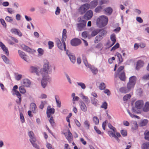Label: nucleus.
<instances>
[{"instance_id": "nucleus-1", "label": "nucleus", "mask_w": 149, "mask_h": 149, "mask_svg": "<svg viewBox=\"0 0 149 149\" xmlns=\"http://www.w3.org/2000/svg\"><path fill=\"white\" fill-rule=\"evenodd\" d=\"M53 68L55 69V67L50 65L48 60L46 59L44 60L43 67L40 71L42 77L41 80V85L43 88H45L48 83H50L52 81V78L48 74L52 72Z\"/></svg>"}, {"instance_id": "nucleus-2", "label": "nucleus", "mask_w": 149, "mask_h": 149, "mask_svg": "<svg viewBox=\"0 0 149 149\" xmlns=\"http://www.w3.org/2000/svg\"><path fill=\"white\" fill-rule=\"evenodd\" d=\"M66 32V30L65 29H63L62 33V39L61 40L62 42L58 39H57L56 40V43L58 48L62 50L65 51L66 50L65 41L66 40L67 38Z\"/></svg>"}, {"instance_id": "nucleus-3", "label": "nucleus", "mask_w": 149, "mask_h": 149, "mask_svg": "<svg viewBox=\"0 0 149 149\" xmlns=\"http://www.w3.org/2000/svg\"><path fill=\"white\" fill-rule=\"evenodd\" d=\"M108 21V18L106 16H101L97 19V24L99 27H102L107 24Z\"/></svg>"}, {"instance_id": "nucleus-4", "label": "nucleus", "mask_w": 149, "mask_h": 149, "mask_svg": "<svg viewBox=\"0 0 149 149\" xmlns=\"http://www.w3.org/2000/svg\"><path fill=\"white\" fill-rule=\"evenodd\" d=\"M124 68L123 66H120L115 74V77H118L120 79L123 81H125L126 79L125 73L123 71Z\"/></svg>"}, {"instance_id": "nucleus-5", "label": "nucleus", "mask_w": 149, "mask_h": 149, "mask_svg": "<svg viewBox=\"0 0 149 149\" xmlns=\"http://www.w3.org/2000/svg\"><path fill=\"white\" fill-rule=\"evenodd\" d=\"M78 23L77 24V30L78 31L84 30L86 25V22L79 17L78 18Z\"/></svg>"}, {"instance_id": "nucleus-6", "label": "nucleus", "mask_w": 149, "mask_h": 149, "mask_svg": "<svg viewBox=\"0 0 149 149\" xmlns=\"http://www.w3.org/2000/svg\"><path fill=\"white\" fill-rule=\"evenodd\" d=\"M98 32V35L95 39L94 42L95 43H97L100 41L107 34V31L103 29H99Z\"/></svg>"}, {"instance_id": "nucleus-7", "label": "nucleus", "mask_w": 149, "mask_h": 149, "mask_svg": "<svg viewBox=\"0 0 149 149\" xmlns=\"http://www.w3.org/2000/svg\"><path fill=\"white\" fill-rule=\"evenodd\" d=\"M18 86L15 85L12 90V93L13 95H15L18 97V99L16 100V102L18 104H20L22 100L21 95L19 92L17 91Z\"/></svg>"}, {"instance_id": "nucleus-8", "label": "nucleus", "mask_w": 149, "mask_h": 149, "mask_svg": "<svg viewBox=\"0 0 149 149\" xmlns=\"http://www.w3.org/2000/svg\"><path fill=\"white\" fill-rule=\"evenodd\" d=\"M135 85L128 82L127 84V88L125 87H122L120 89V91L123 93H128L134 88Z\"/></svg>"}, {"instance_id": "nucleus-9", "label": "nucleus", "mask_w": 149, "mask_h": 149, "mask_svg": "<svg viewBox=\"0 0 149 149\" xmlns=\"http://www.w3.org/2000/svg\"><path fill=\"white\" fill-rule=\"evenodd\" d=\"M89 5L87 3H85L81 5L78 8L79 13L81 15L84 14L89 8Z\"/></svg>"}, {"instance_id": "nucleus-10", "label": "nucleus", "mask_w": 149, "mask_h": 149, "mask_svg": "<svg viewBox=\"0 0 149 149\" xmlns=\"http://www.w3.org/2000/svg\"><path fill=\"white\" fill-rule=\"evenodd\" d=\"M22 85L26 87H30L31 82L30 81L27 79H23L21 82Z\"/></svg>"}, {"instance_id": "nucleus-11", "label": "nucleus", "mask_w": 149, "mask_h": 149, "mask_svg": "<svg viewBox=\"0 0 149 149\" xmlns=\"http://www.w3.org/2000/svg\"><path fill=\"white\" fill-rule=\"evenodd\" d=\"M55 109L53 108H51V106H49L47 107L46 113L48 118H50L51 115L54 113Z\"/></svg>"}, {"instance_id": "nucleus-12", "label": "nucleus", "mask_w": 149, "mask_h": 149, "mask_svg": "<svg viewBox=\"0 0 149 149\" xmlns=\"http://www.w3.org/2000/svg\"><path fill=\"white\" fill-rule=\"evenodd\" d=\"M93 16V12L91 10H88L84 15V17L87 20L90 19Z\"/></svg>"}, {"instance_id": "nucleus-13", "label": "nucleus", "mask_w": 149, "mask_h": 149, "mask_svg": "<svg viewBox=\"0 0 149 149\" xmlns=\"http://www.w3.org/2000/svg\"><path fill=\"white\" fill-rule=\"evenodd\" d=\"M144 105V102L143 100H139L136 101L135 103V106L136 108L141 109Z\"/></svg>"}, {"instance_id": "nucleus-14", "label": "nucleus", "mask_w": 149, "mask_h": 149, "mask_svg": "<svg viewBox=\"0 0 149 149\" xmlns=\"http://www.w3.org/2000/svg\"><path fill=\"white\" fill-rule=\"evenodd\" d=\"M70 43L72 46H76L80 44L81 42L79 39L75 38L72 40L71 41Z\"/></svg>"}, {"instance_id": "nucleus-15", "label": "nucleus", "mask_w": 149, "mask_h": 149, "mask_svg": "<svg viewBox=\"0 0 149 149\" xmlns=\"http://www.w3.org/2000/svg\"><path fill=\"white\" fill-rule=\"evenodd\" d=\"M64 134L67 140L69 142H70L72 140V135L69 130H68V132H66Z\"/></svg>"}, {"instance_id": "nucleus-16", "label": "nucleus", "mask_w": 149, "mask_h": 149, "mask_svg": "<svg viewBox=\"0 0 149 149\" xmlns=\"http://www.w3.org/2000/svg\"><path fill=\"white\" fill-rule=\"evenodd\" d=\"M79 96L86 103H89L90 102V100L87 96L84 95L83 93H81L79 94Z\"/></svg>"}, {"instance_id": "nucleus-17", "label": "nucleus", "mask_w": 149, "mask_h": 149, "mask_svg": "<svg viewBox=\"0 0 149 149\" xmlns=\"http://www.w3.org/2000/svg\"><path fill=\"white\" fill-rule=\"evenodd\" d=\"M30 109L33 113H36L37 111L36 104L34 103H31L30 104Z\"/></svg>"}, {"instance_id": "nucleus-18", "label": "nucleus", "mask_w": 149, "mask_h": 149, "mask_svg": "<svg viewBox=\"0 0 149 149\" xmlns=\"http://www.w3.org/2000/svg\"><path fill=\"white\" fill-rule=\"evenodd\" d=\"M10 31L12 33L17 35L20 37H21L22 36V33L20 30L18 29L15 28L12 29Z\"/></svg>"}, {"instance_id": "nucleus-19", "label": "nucleus", "mask_w": 149, "mask_h": 149, "mask_svg": "<svg viewBox=\"0 0 149 149\" xmlns=\"http://www.w3.org/2000/svg\"><path fill=\"white\" fill-rule=\"evenodd\" d=\"M18 53L20 56L25 61H27V56L25 54V53L20 50H18Z\"/></svg>"}, {"instance_id": "nucleus-20", "label": "nucleus", "mask_w": 149, "mask_h": 149, "mask_svg": "<svg viewBox=\"0 0 149 149\" xmlns=\"http://www.w3.org/2000/svg\"><path fill=\"white\" fill-rule=\"evenodd\" d=\"M144 62L143 61L140 60L137 61L136 66L137 70L141 68L144 65Z\"/></svg>"}, {"instance_id": "nucleus-21", "label": "nucleus", "mask_w": 149, "mask_h": 149, "mask_svg": "<svg viewBox=\"0 0 149 149\" xmlns=\"http://www.w3.org/2000/svg\"><path fill=\"white\" fill-rule=\"evenodd\" d=\"M81 110L84 112H86L87 110V108L85 104L83 102H80V105Z\"/></svg>"}, {"instance_id": "nucleus-22", "label": "nucleus", "mask_w": 149, "mask_h": 149, "mask_svg": "<svg viewBox=\"0 0 149 149\" xmlns=\"http://www.w3.org/2000/svg\"><path fill=\"white\" fill-rule=\"evenodd\" d=\"M98 4V2L96 0H94L91 2L89 5V8L91 9L93 8H95Z\"/></svg>"}, {"instance_id": "nucleus-23", "label": "nucleus", "mask_w": 149, "mask_h": 149, "mask_svg": "<svg viewBox=\"0 0 149 149\" xmlns=\"http://www.w3.org/2000/svg\"><path fill=\"white\" fill-rule=\"evenodd\" d=\"M30 141L33 147L37 149H40L39 147L36 143V139H30Z\"/></svg>"}, {"instance_id": "nucleus-24", "label": "nucleus", "mask_w": 149, "mask_h": 149, "mask_svg": "<svg viewBox=\"0 0 149 149\" xmlns=\"http://www.w3.org/2000/svg\"><path fill=\"white\" fill-rule=\"evenodd\" d=\"M55 98L57 107L60 108L61 106V102L59 97L58 96H55Z\"/></svg>"}, {"instance_id": "nucleus-25", "label": "nucleus", "mask_w": 149, "mask_h": 149, "mask_svg": "<svg viewBox=\"0 0 149 149\" xmlns=\"http://www.w3.org/2000/svg\"><path fill=\"white\" fill-rule=\"evenodd\" d=\"M136 79V78L135 76H132L129 78V82L135 85Z\"/></svg>"}, {"instance_id": "nucleus-26", "label": "nucleus", "mask_w": 149, "mask_h": 149, "mask_svg": "<svg viewBox=\"0 0 149 149\" xmlns=\"http://www.w3.org/2000/svg\"><path fill=\"white\" fill-rule=\"evenodd\" d=\"M110 39L112 41V43L110 44V47L113 45L116 42V35L114 34H113L110 36Z\"/></svg>"}, {"instance_id": "nucleus-27", "label": "nucleus", "mask_w": 149, "mask_h": 149, "mask_svg": "<svg viewBox=\"0 0 149 149\" xmlns=\"http://www.w3.org/2000/svg\"><path fill=\"white\" fill-rule=\"evenodd\" d=\"M21 47L26 52H31L32 51L30 48L24 45H22Z\"/></svg>"}, {"instance_id": "nucleus-28", "label": "nucleus", "mask_w": 149, "mask_h": 149, "mask_svg": "<svg viewBox=\"0 0 149 149\" xmlns=\"http://www.w3.org/2000/svg\"><path fill=\"white\" fill-rule=\"evenodd\" d=\"M143 111L145 112H147L149 111V102H147L143 108Z\"/></svg>"}, {"instance_id": "nucleus-29", "label": "nucleus", "mask_w": 149, "mask_h": 149, "mask_svg": "<svg viewBox=\"0 0 149 149\" xmlns=\"http://www.w3.org/2000/svg\"><path fill=\"white\" fill-rule=\"evenodd\" d=\"M1 57L4 62L6 64H9L10 61L9 59L4 55L2 54L1 55Z\"/></svg>"}, {"instance_id": "nucleus-30", "label": "nucleus", "mask_w": 149, "mask_h": 149, "mask_svg": "<svg viewBox=\"0 0 149 149\" xmlns=\"http://www.w3.org/2000/svg\"><path fill=\"white\" fill-rule=\"evenodd\" d=\"M91 102L93 105L97 106L98 104V100L92 97L91 99Z\"/></svg>"}, {"instance_id": "nucleus-31", "label": "nucleus", "mask_w": 149, "mask_h": 149, "mask_svg": "<svg viewBox=\"0 0 149 149\" xmlns=\"http://www.w3.org/2000/svg\"><path fill=\"white\" fill-rule=\"evenodd\" d=\"M89 68L92 71V72L94 74H97L98 70L95 67L91 66V65L90 66Z\"/></svg>"}, {"instance_id": "nucleus-32", "label": "nucleus", "mask_w": 149, "mask_h": 149, "mask_svg": "<svg viewBox=\"0 0 149 149\" xmlns=\"http://www.w3.org/2000/svg\"><path fill=\"white\" fill-rule=\"evenodd\" d=\"M148 121L147 119H144L141 120L139 123V125L140 126H143L146 125L148 123Z\"/></svg>"}, {"instance_id": "nucleus-33", "label": "nucleus", "mask_w": 149, "mask_h": 149, "mask_svg": "<svg viewBox=\"0 0 149 149\" xmlns=\"http://www.w3.org/2000/svg\"><path fill=\"white\" fill-rule=\"evenodd\" d=\"M68 55L71 62L72 63H74L76 61L75 57L72 54H70Z\"/></svg>"}, {"instance_id": "nucleus-34", "label": "nucleus", "mask_w": 149, "mask_h": 149, "mask_svg": "<svg viewBox=\"0 0 149 149\" xmlns=\"http://www.w3.org/2000/svg\"><path fill=\"white\" fill-rule=\"evenodd\" d=\"M77 85L80 87L82 89L84 90L86 88V86L84 83L82 82H77Z\"/></svg>"}, {"instance_id": "nucleus-35", "label": "nucleus", "mask_w": 149, "mask_h": 149, "mask_svg": "<svg viewBox=\"0 0 149 149\" xmlns=\"http://www.w3.org/2000/svg\"><path fill=\"white\" fill-rule=\"evenodd\" d=\"M38 68L37 67L35 66H31L30 68V70L31 72L32 73H36L37 74Z\"/></svg>"}, {"instance_id": "nucleus-36", "label": "nucleus", "mask_w": 149, "mask_h": 149, "mask_svg": "<svg viewBox=\"0 0 149 149\" xmlns=\"http://www.w3.org/2000/svg\"><path fill=\"white\" fill-rule=\"evenodd\" d=\"M5 20L6 22L11 23L13 22V18L11 17L7 16L5 18Z\"/></svg>"}, {"instance_id": "nucleus-37", "label": "nucleus", "mask_w": 149, "mask_h": 149, "mask_svg": "<svg viewBox=\"0 0 149 149\" xmlns=\"http://www.w3.org/2000/svg\"><path fill=\"white\" fill-rule=\"evenodd\" d=\"M142 149H148L149 148V143H145L142 144Z\"/></svg>"}, {"instance_id": "nucleus-38", "label": "nucleus", "mask_w": 149, "mask_h": 149, "mask_svg": "<svg viewBox=\"0 0 149 149\" xmlns=\"http://www.w3.org/2000/svg\"><path fill=\"white\" fill-rule=\"evenodd\" d=\"M24 87V86L22 85L19 87V91L22 94H24L26 92V91Z\"/></svg>"}, {"instance_id": "nucleus-39", "label": "nucleus", "mask_w": 149, "mask_h": 149, "mask_svg": "<svg viewBox=\"0 0 149 149\" xmlns=\"http://www.w3.org/2000/svg\"><path fill=\"white\" fill-rule=\"evenodd\" d=\"M47 103V101H42L39 106V108L41 109H42L44 106Z\"/></svg>"}, {"instance_id": "nucleus-40", "label": "nucleus", "mask_w": 149, "mask_h": 149, "mask_svg": "<svg viewBox=\"0 0 149 149\" xmlns=\"http://www.w3.org/2000/svg\"><path fill=\"white\" fill-rule=\"evenodd\" d=\"M38 52V56H41L44 54V52L43 49L41 48H39L37 50Z\"/></svg>"}, {"instance_id": "nucleus-41", "label": "nucleus", "mask_w": 149, "mask_h": 149, "mask_svg": "<svg viewBox=\"0 0 149 149\" xmlns=\"http://www.w3.org/2000/svg\"><path fill=\"white\" fill-rule=\"evenodd\" d=\"M84 127L86 129H89L90 125L89 123V121L88 120H85L84 123Z\"/></svg>"}, {"instance_id": "nucleus-42", "label": "nucleus", "mask_w": 149, "mask_h": 149, "mask_svg": "<svg viewBox=\"0 0 149 149\" xmlns=\"http://www.w3.org/2000/svg\"><path fill=\"white\" fill-rule=\"evenodd\" d=\"M105 11L107 14H110L112 12V9L111 7H109L105 9Z\"/></svg>"}, {"instance_id": "nucleus-43", "label": "nucleus", "mask_w": 149, "mask_h": 149, "mask_svg": "<svg viewBox=\"0 0 149 149\" xmlns=\"http://www.w3.org/2000/svg\"><path fill=\"white\" fill-rule=\"evenodd\" d=\"M7 11L10 14H13L15 13V10L10 8H7Z\"/></svg>"}, {"instance_id": "nucleus-44", "label": "nucleus", "mask_w": 149, "mask_h": 149, "mask_svg": "<svg viewBox=\"0 0 149 149\" xmlns=\"http://www.w3.org/2000/svg\"><path fill=\"white\" fill-rule=\"evenodd\" d=\"M93 123L95 125H98L99 123V120L98 118L96 116H94L93 118Z\"/></svg>"}, {"instance_id": "nucleus-45", "label": "nucleus", "mask_w": 149, "mask_h": 149, "mask_svg": "<svg viewBox=\"0 0 149 149\" xmlns=\"http://www.w3.org/2000/svg\"><path fill=\"white\" fill-rule=\"evenodd\" d=\"M99 88L101 90L104 89L106 88V86L105 84L103 82L101 83L100 85Z\"/></svg>"}, {"instance_id": "nucleus-46", "label": "nucleus", "mask_w": 149, "mask_h": 149, "mask_svg": "<svg viewBox=\"0 0 149 149\" xmlns=\"http://www.w3.org/2000/svg\"><path fill=\"white\" fill-rule=\"evenodd\" d=\"M115 133V132H113L111 131H109L108 132V134L110 137L116 138V136Z\"/></svg>"}, {"instance_id": "nucleus-47", "label": "nucleus", "mask_w": 149, "mask_h": 149, "mask_svg": "<svg viewBox=\"0 0 149 149\" xmlns=\"http://www.w3.org/2000/svg\"><path fill=\"white\" fill-rule=\"evenodd\" d=\"M99 29H96L93 31L91 33V36H94L98 34V32H99Z\"/></svg>"}, {"instance_id": "nucleus-48", "label": "nucleus", "mask_w": 149, "mask_h": 149, "mask_svg": "<svg viewBox=\"0 0 149 149\" xmlns=\"http://www.w3.org/2000/svg\"><path fill=\"white\" fill-rule=\"evenodd\" d=\"M22 75L17 74L15 76V79L17 81H19L22 78Z\"/></svg>"}, {"instance_id": "nucleus-49", "label": "nucleus", "mask_w": 149, "mask_h": 149, "mask_svg": "<svg viewBox=\"0 0 149 149\" xmlns=\"http://www.w3.org/2000/svg\"><path fill=\"white\" fill-rule=\"evenodd\" d=\"M83 60V62L86 66L87 68L89 67L91 65L88 64L86 59L85 58H84Z\"/></svg>"}, {"instance_id": "nucleus-50", "label": "nucleus", "mask_w": 149, "mask_h": 149, "mask_svg": "<svg viewBox=\"0 0 149 149\" xmlns=\"http://www.w3.org/2000/svg\"><path fill=\"white\" fill-rule=\"evenodd\" d=\"M49 120L52 126H54L55 125V123L54 122V119H53V117L52 116L50 117V118Z\"/></svg>"}, {"instance_id": "nucleus-51", "label": "nucleus", "mask_w": 149, "mask_h": 149, "mask_svg": "<svg viewBox=\"0 0 149 149\" xmlns=\"http://www.w3.org/2000/svg\"><path fill=\"white\" fill-rule=\"evenodd\" d=\"M116 56L118 57L119 61L121 63L123 61V59L122 56L120 54L117 53L116 54Z\"/></svg>"}, {"instance_id": "nucleus-52", "label": "nucleus", "mask_w": 149, "mask_h": 149, "mask_svg": "<svg viewBox=\"0 0 149 149\" xmlns=\"http://www.w3.org/2000/svg\"><path fill=\"white\" fill-rule=\"evenodd\" d=\"M29 135L30 138V139H35L34 136V134L32 131H30L29 132Z\"/></svg>"}, {"instance_id": "nucleus-53", "label": "nucleus", "mask_w": 149, "mask_h": 149, "mask_svg": "<svg viewBox=\"0 0 149 149\" xmlns=\"http://www.w3.org/2000/svg\"><path fill=\"white\" fill-rule=\"evenodd\" d=\"M88 33L87 31H84L82 33V36L84 38H86L87 37Z\"/></svg>"}, {"instance_id": "nucleus-54", "label": "nucleus", "mask_w": 149, "mask_h": 149, "mask_svg": "<svg viewBox=\"0 0 149 149\" xmlns=\"http://www.w3.org/2000/svg\"><path fill=\"white\" fill-rule=\"evenodd\" d=\"M49 48V49H51L54 47V42L51 41H49L48 42Z\"/></svg>"}, {"instance_id": "nucleus-55", "label": "nucleus", "mask_w": 149, "mask_h": 149, "mask_svg": "<svg viewBox=\"0 0 149 149\" xmlns=\"http://www.w3.org/2000/svg\"><path fill=\"white\" fill-rule=\"evenodd\" d=\"M0 21L1 24L3 26V27H6L7 25L4 20L3 19H0Z\"/></svg>"}, {"instance_id": "nucleus-56", "label": "nucleus", "mask_w": 149, "mask_h": 149, "mask_svg": "<svg viewBox=\"0 0 149 149\" xmlns=\"http://www.w3.org/2000/svg\"><path fill=\"white\" fill-rule=\"evenodd\" d=\"M107 104L106 102H104L103 103L101 106V107L102 108L106 109L107 108Z\"/></svg>"}, {"instance_id": "nucleus-57", "label": "nucleus", "mask_w": 149, "mask_h": 149, "mask_svg": "<svg viewBox=\"0 0 149 149\" xmlns=\"http://www.w3.org/2000/svg\"><path fill=\"white\" fill-rule=\"evenodd\" d=\"M108 127H109L111 129L113 130V131L114 132H115L116 131V128L114 127L112 125L109 123L108 124Z\"/></svg>"}, {"instance_id": "nucleus-58", "label": "nucleus", "mask_w": 149, "mask_h": 149, "mask_svg": "<svg viewBox=\"0 0 149 149\" xmlns=\"http://www.w3.org/2000/svg\"><path fill=\"white\" fill-rule=\"evenodd\" d=\"M119 45L118 43H117L111 49V51L114 50L119 47Z\"/></svg>"}, {"instance_id": "nucleus-59", "label": "nucleus", "mask_w": 149, "mask_h": 149, "mask_svg": "<svg viewBox=\"0 0 149 149\" xmlns=\"http://www.w3.org/2000/svg\"><path fill=\"white\" fill-rule=\"evenodd\" d=\"M102 9V7L101 6H98L95 9V11L96 13L100 12Z\"/></svg>"}, {"instance_id": "nucleus-60", "label": "nucleus", "mask_w": 149, "mask_h": 149, "mask_svg": "<svg viewBox=\"0 0 149 149\" xmlns=\"http://www.w3.org/2000/svg\"><path fill=\"white\" fill-rule=\"evenodd\" d=\"M131 97V95L130 94H127L125 95L123 97V100L124 101L127 100L128 99Z\"/></svg>"}, {"instance_id": "nucleus-61", "label": "nucleus", "mask_w": 149, "mask_h": 149, "mask_svg": "<svg viewBox=\"0 0 149 149\" xmlns=\"http://www.w3.org/2000/svg\"><path fill=\"white\" fill-rule=\"evenodd\" d=\"M136 20L140 23H142L143 22V20L139 17H136Z\"/></svg>"}, {"instance_id": "nucleus-62", "label": "nucleus", "mask_w": 149, "mask_h": 149, "mask_svg": "<svg viewBox=\"0 0 149 149\" xmlns=\"http://www.w3.org/2000/svg\"><path fill=\"white\" fill-rule=\"evenodd\" d=\"M60 11L61 10L59 7H57L55 12V14L56 15H58L60 12Z\"/></svg>"}, {"instance_id": "nucleus-63", "label": "nucleus", "mask_w": 149, "mask_h": 149, "mask_svg": "<svg viewBox=\"0 0 149 149\" xmlns=\"http://www.w3.org/2000/svg\"><path fill=\"white\" fill-rule=\"evenodd\" d=\"M104 93L106 94L108 96H109L111 94L109 90L108 89H106L104 91Z\"/></svg>"}, {"instance_id": "nucleus-64", "label": "nucleus", "mask_w": 149, "mask_h": 149, "mask_svg": "<svg viewBox=\"0 0 149 149\" xmlns=\"http://www.w3.org/2000/svg\"><path fill=\"white\" fill-rule=\"evenodd\" d=\"M145 138L146 140L149 141V131L145 134Z\"/></svg>"}]
</instances>
